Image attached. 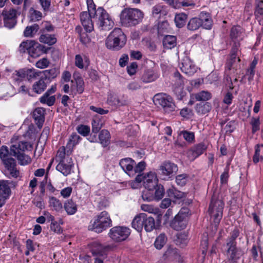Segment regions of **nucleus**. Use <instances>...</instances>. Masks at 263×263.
Returning a JSON list of instances; mask_svg holds the SVG:
<instances>
[{"label":"nucleus","mask_w":263,"mask_h":263,"mask_svg":"<svg viewBox=\"0 0 263 263\" xmlns=\"http://www.w3.org/2000/svg\"><path fill=\"white\" fill-rule=\"evenodd\" d=\"M194 96L196 101H207L210 100L212 97L211 93L207 91H200L198 93H195Z\"/></svg>","instance_id":"45"},{"label":"nucleus","mask_w":263,"mask_h":263,"mask_svg":"<svg viewBox=\"0 0 263 263\" xmlns=\"http://www.w3.org/2000/svg\"><path fill=\"white\" fill-rule=\"evenodd\" d=\"M226 253L228 261L230 263H237V261L243 255V252L236 245H226Z\"/></svg>","instance_id":"13"},{"label":"nucleus","mask_w":263,"mask_h":263,"mask_svg":"<svg viewBox=\"0 0 263 263\" xmlns=\"http://www.w3.org/2000/svg\"><path fill=\"white\" fill-rule=\"evenodd\" d=\"M39 29V26L37 24L27 26L24 31V35L25 37H33Z\"/></svg>","instance_id":"39"},{"label":"nucleus","mask_w":263,"mask_h":263,"mask_svg":"<svg viewBox=\"0 0 263 263\" xmlns=\"http://www.w3.org/2000/svg\"><path fill=\"white\" fill-rule=\"evenodd\" d=\"M9 183L8 180H0V196L6 199L9 198L11 193Z\"/></svg>","instance_id":"28"},{"label":"nucleus","mask_w":263,"mask_h":263,"mask_svg":"<svg viewBox=\"0 0 263 263\" xmlns=\"http://www.w3.org/2000/svg\"><path fill=\"white\" fill-rule=\"evenodd\" d=\"M49 49V48L46 47L35 41L32 40L29 54L32 58H37L43 54L47 53Z\"/></svg>","instance_id":"15"},{"label":"nucleus","mask_w":263,"mask_h":263,"mask_svg":"<svg viewBox=\"0 0 263 263\" xmlns=\"http://www.w3.org/2000/svg\"><path fill=\"white\" fill-rule=\"evenodd\" d=\"M120 165L122 168L129 176H133V166L136 164L134 160L130 158H126L122 159L120 161Z\"/></svg>","instance_id":"21"},{"label":"nucleus","mask_w":263,"mask_h":263,"mask_svg":"<svg viewBox=\"0 0 263 263\" xmlns=\"http://www.w3.org/2000/svg\"><path fill=\"white\" fill-rule=\"evenodd\" d=\"M130 234V230L126 227L116 226L110 229L109 237L115 242L126 240Z\"/></svg>","instance_id":"11"},{"label":"nucleus","mask_w":263,"mask_h":263,"mask_svg":"<svg viewBox=\"0 0 263 263\" xmlns=\"http://www.w3.org/2000/svg\"><path fill=\"white\" fill-rule=\"evenodd\" d=\"M81 139L82 138L76 133H72L69 138L66 148L71 150Z\"/></svg>","instance_id":"37"},{"label":"nucleus","mask_w":263,"mask_h":263,"mask_svg":"<svg viewBox=\"0 0 263 263\" xmlns=\"http://www.w3.org/2000/svg\"><path fill=\"white\" fill-rule=\"evenodd\" d=\"M157 76L154 71L151 70H146L142 76L141 80L144 83H149L156 80Z\"/></svg>","instance_id":"41"},{"label":"nucleus","mask_w":263,"mask_h":263,"mask_svg":"<svg viewBox=\"0 0 263 263\" xmlns=\"http://www.w3.org/2000/svg\"><path fill=\"white\" fill-rule=\"evenodd\" d=\"M234 44L231 50L230 55L238 56L239 48L240 47L239 41H233Z\"/></svg>","instance_id":"64"},{"label":"nucleus","mask_w":263,"mask_h":263,"mask_svg":"<svg viewBox=\"0 0 263 263\" xmlns=\"http://www.w3.org/2000/svg\"><path fill=\"white\" fill-rule=\"evenodd\" d=\"M76 88L74 85H72L71 86V91L74 92V93H82L84 91V81L83 80L80 78L78 77L76 80Z\"/></svg>","instance_id":"38"},{"label":"nucleus","mask_w":263,"mask_h":263,"mask_svg":"<svg viewBox=\"0 0 263 263\" xmlns=\"http://www.w3.org/2000/svg\"><path fill=\"white\" fill-rule=\"evenodd\" d=\"M50 205L53 206L57 211H59L62 208L61 202L54 197L50 198Z\"/></svg>","instance_id":"58"},{"label":"nucleus","mask_w":263,"mask_h":263,"mask_svg":"<svg viewBox=\"0 0 263 263\" xmlns=\"http://www.w3.org/2000/svg\"><path fill=\"white\" fill-rule=\"evenodd\" d=\"M153 190H148L144 191L142 194V198L144 201L148 202L152 201L155 200Z\"/></svg>","instance_id":"51"},{"label":"nucleus","mask_w":263,"mask_h":263,"mask_svg":"<svg viewBox=\"0 0 263 263\" xmlns=\"http://www.w3.org/2000/svg\"><path fill=\"white\" fill-rule=\"evenodd\" d=\"M73 163L71 158L67 157L65 160H61L56 166L57 171L66 176L71 173Z\"/></svg>","instance_id":"16"},{"label":"nucleus","mask_w":263,"mask_h":263,"mask_svg":"<svg viewBox=\"0 0 263 263\" xmlns=\"http://www.w3.org/2000/svg\"><path fill=\"white\" fill-rule=\"evenodd\" d=\"M154 198L156 200H160L164 195V189L163 185L159 184L156 189H154Z\"/></svg>","instance_id":"49"},{"label":"nucleus","mask_w":263,"mask_h":263,"mask_svg":"<svg viewBox=\"0 0 263 263\" xmlns=\"http://www.w3.org/2000/svg\"><path fill=\"white\" fill-rule=\"evenodd\" d=\"M187 18V15L184 13L176 14L174 21L176 26L181 28L184 26Z\"/></svg>","instance_id":"36"},{"label":"nucleus","mask_w":263,"mask_h":263,"mask_svg":"<svg viewBox=\"0 0 263 263\" xmlns=\"http://www.w3.org/2000/svg\"><path fill=\"white\" fill-rule=\"evenodd\" d=\"M239 235V231L238 229L235 228L234 229L230 234V236L227 239L226 245H236V239Z\"/></svg>","instance_id":"43"},{"label":"nucleus","mask_w":263,"mask_h":263,"mask_svg":"<svg viewBox=\"0 0 263 263\" xmlns=\"http://www.w3.org/2000/svg\"><path fill=\"white\" fill-rule=\"evenodd\" d=\"M212 23L210 14L201 12L198 17H192L189 20L186 27L190 31H196L201 27L206 29H211Z\"/></svg>","instance_id":"5"},{"label":"nucleus","mask_w":263,"mask_h":263,"mask_svg":"<svg viewBox=\"0 0 263 263\" xmlns=\"http://www.w3.org/2000/svg\"><path fill=\"white\" fill-rule=\"evenodd\" d=\"M144 221V223L143 224V228L146 232H152L155 229V221L154 218L151 216L148 217L147 215L145 214Z\"/></svg>","instance_id":"35"},{"label":"nucleus","mask_w":263,"mask_h":263,"mask_svg":"<svg viewBox=\"0 0 263 263\" xmlns=\"http://www.w3.org/2000/svg\"><path fill=\"white\" fill-rule=\"evenodd\" d=\"M144 216L145 213H140L135 216L132 221V227L139 232H141L143 228Z\"/></svg>","instance_id":"29"},{"label":"nucleus","mask_w":263,"mask_h":263,"mask_svg":"<svg viewBox=\"0 0 263 263\" xmlns=\"http://www.w3.org/2000/svg\"><path fill=\"white\" fill-rule=\"evenodd\" d=\"M254 15L259 25L263 26V0H256Z\"/></svg>","instance_id":"25"},{"label":"nucleus","mask_w":263,"mask_h":263,"mask_svg":"<svg viewBox=\"0 0 263 263\" xmlns=\"http://www.w3.org/2000/svg\"><path fill=\"white\" fill-rule=\"evenodd\" d=\"M77 130L84 137L87 136L90 133V127L85 125H80L77 127Z\"/></svg>","instance_id":"56"},{"label":"nucleus","mask_w":263,"mask_h":263,"mask_svg":"<svg viewBox=\"0 0 263 263\" xmlns=\"http://www.w3.org/2000/svg\"><path fill=\"white\" fill-rule=\"evenodd\" d=\"M167 241V237L164 233L160 234L156 239L154 243L155 247L160 250L164 246Z\"/></svg>","instance_id":"42"},{"label":"nucleus","mask_w":263,"mask_h":263,"mask_svg":"<svg viewBox=\"0 0 263 263\" xmlns=\"http://www.w3.org/2000/svg\"><path fill=\"white\" fill-rule=\"evenodd\" d=\"M109 246H104L99 242L94 241L90 244V249L94 258V263H103L107 256Z\"/></svg>","instance_id":"9"},{"label":"nucleus","mask_w":263,"mask_h":263,"mask_svg":"<svg viewBox=\"0 0 263 263\" xmlns=\"http://www.w3.org/2000/svg\"><path fill=\"white\" fill-rule=\"evenodd\" d=\"M167 13V7L162 4H158L152 8V13L153 17L160 18L165 16Z\"/></svg>","instance_id":"24"},{"label":"nucleus","mask_w":263,"mask_h":263,"mask_svg":"<svg viewBox=\"0 0 263 263\" xmlns=\"http://www.w3.org/2000/svg\"><path fill=\"white\" fill-rule=\"evenodd\" d=\"M206 148V146L203 143L195 145L188 152V157L191 159L194 160L202 154Z\"/></svg>","instance_id":"20"},{"label":"nucleus","mask_w":263,"mask_h":263,"mask_svg":"<svg viewBox=\"0 0 263 263\" xmlns=\"http://www.w3.org/2000/svg\"><path fill=\"white\" fill-rule=\"evenodd\" d=\"M181 135L183 136L184 139L188 142H192L195 138L194 134L193 132L186 130L182 131Z\"/></svg>","instance_id":"63"},{"label":"nucleus","mask_w":263,"mask_h":263,"mask_svg":"<svg viewBox=\"0 0 263 263\" xmlns=\"http://www.w3.org/2000/svg\"><path fill=\"white\" fill-rule=\"evenodd\" d=\"M145 167V163L144 161L139 162L133 166V173L135 175L137 173H141Z\"/></svg>","instance_id":"62"},{"label":"nucleus","mask_w":263,"mask_h":263,"mask_svg":"<svg viewBox=\"0 0 263 263\" xmlns=\"http://www.w3.org/2000/svg\"><path fill=\"white\" fill-rule=\"evenodd\" d=\"M240 59L238 56L230 55L226 63V67L229 70H237L240 68Z\"/></svg>","instance_id":"30"},{"label":"nucleus","mask_w":263,"mask_h":263,"mask_svg":"<svg viewBox=\"0 0 263 263\" xmlns=\"http://www.w3.org/2000/svg\"><path fill=\"white\" fill-rule=\"evenodd\" d=\"M4 25L5 27L11 29L13 28L16 23L17 11L12 8H5L2 12Z\"/></svg>","instance_id":"12"},{"label":"nucleus","mask_w":263,"mask_h":263,"mask_svg":"<svg viewBox=\"0 0 263 263\" xmlns=\"http://www.w3.org/2000/svg\"><path fill=\"white\" fill-rule=\"evenodd\" d=\"M175 241L177 245H180L181 247H183L187 243V235L185 233H178L176 235Z\"/></svg>","instance_id":"44"},{"label":"nucleus","mask_w":263,"mask_h":263,"mask_svg":"<svg viewBox=\"0 0 263 263\" xmlns=\"http://www.w3.org/2000/svg\"><path fill=\"white\" fill-rule=\"evenodd\" d=\"M158 179L155 173L149 172L146 174L144 186L145 189L153 190L158 185Z\"/></svg>","instance_id":"19"},{"label":"nucleus","mask_w":263,"mask_h":263,"mask_svg":"<svg viewBox=\"0 0 263 263\" xmlns=\"http://www.w3.org/2000/svg\"><path fill=\"white\" fill-rule=\"evenodd\" d=\"M32 145L29 142L21 141L16 142L10 146V149L6 146H2L0 148V159L5 167L9 171L12 177L16 178L20 172L16 168V161L12 157L17 158L21 165L28 163L29 158L25 155L26 150L31 149Z\"/></svg>","instance_id":"1"},{"label":"nucleus","mask_w":263,"mask_h":263,"mask_svg":"<svg viewBox=\"0 0 263 263\" xmlns=\"http://www.w3.org/2000/svg\"><path fill=\"white\" fill-rule=\"evenodd\" d=\"M180 69L183 72L189 76H192L197 71V67L187 57L182 59Z\"/></svg>","instance_id":"17"},{"label":"nucleus","mask_w":263,"mask_h":263,"mask_svg":"<svg viewBox=\"0 0 263 263\" xmlns=\"http://www.w3.org/2000/svg\"><path fill=\"white\" fill-rule=\"evenodd\" d=\"M178 256V250L169 247L164 253L163 258L165 260L172 261L176 259Z\"/></svg>","instance_id":"32"},{"label":"nucleus","mask_w":263,"mask_h":263,"mask_svg":"<svg viewBox=\"0 0 263 263\" xmlns=\"http://www.w3.org/2000/svg\"><path fill=\"white\" fill-rule=\"evenodd\" d=\"M103 122L99 119H93L91 122L92 132L97 134L103 126Z\"/></svg>","instance_id":"47"},{"label":"nucleus","mask_w":263,"mask_h":263,"mask_svg":"<svg viewBox=\"0 0 263 263\" xmlns=\"http://www.w3.org/2000/svg\"><path fill=\"white\" fill-rule=\"evenodd\" d=\"M211 104L209 102H200L195 106V110L198 114L204 115L208 113L211 109Z\"/></svg>","instance_id":"34"},{"label":"nucleus","mask_w":263,"mask_h":263,"mask_svg":"<svg viewBox=\"0 0 263 263\" xmlns=\"http://www.w3.org/2000/svg\"><path fill=\"white\" fill-rule=\"evenodd\" d=\"M176 37L174 35H165L163 40V45L165 48L171 49L174 48L176 45Z\"/></svg>","instance_id":"33"},{"label":"nucleus","mask_w":263,"mask_h":263,"mask_svg":"<svg viewBox=\"0 0 263 263\" xmlns=\"http://www.w3.org/2000/svg\"><path fill=\"white\" fill-rule=\"evenodd\" d=\"M47 82L45 79L42 77L37 81H36L32 86V91L37 94H41L47 88Z\"/></svg>","instance_id":"26"},{"label":"nucleus","mask_w":263,"mask_h":263,"mask_svg":"<svg viewBox=\"0 0 263 263\" xmlns=\"http://www.w3.org/2000/svg\"><path fill=\"white\" fill-rule=\"evenodd\" d=\"M174 77L176 79V82L175 83V87H183L184 82L180 73L178 72H175Z\"/></svg>","instance_id":"59"},{"label":"nucleus","mask_w":263,"mask_h":263,"mask_svg":"<svg viewBox=\"0 0 263 263\" xmlns=\"http://www.w3.org/2000/svg\"><path fill=\"white\" fill-rule=\"evenodd\" d=\"M110 134L106 129L102 130L99 134V140L103 147L107 146L110 143Z\"/></svg>","instance_id":"31"},{"label":"nucleus","mask_w":263,"mask_h":263,"mask_svg":"<svg viewBox=\"0 0 263 263\" xmlns=\"http://www.w3.org/2000/svg\"><path fill=\"white\" fill-rule=\"evenodd\" d=\"M169 24L167 21L159 22L158 24V33L162 35L164 32L167 31Z\"/></svg>","instance_id":"52"},{"label":"nucleus","mask_w":263,"mask_h":263,"mask_svg":"<svg viewBox=\"0 0 263 263\" xmlns=\"http://www.w3.org/2000/svg\"><path fill=\"white\" fill-rule=\"evenodd\" d=\"M27 69H20L15 71L12 74L13 80L16 82L21 81L23 79L27 78Z\"/></svg>","instance_id":"46"},{"label":"nucleus","mask_w":263,"mask_h":263,"mask_svg":"<svg viewBox=\"0 0 263 263\" xmlns=\"http://www.w3.org/2000/svg\"><path fill=\"white\" fill-rule=\"evenodd\" d=\"M80 17L81 23L86 32L92 31L94 23L100 30L104 31L109 30L114 25L113 20L102 7H99L94 13L82 12L80 13Z\"/></svg>","instance_id":"2"},{"label":"nucleus","mask_w":263,"mask_h":263,"mask_svg":"<svg viewBox=\"0 0 263 263\" xmlns=\"http://www.w3.org/2000/svg\"><path fill=\"white\" fill-rule=\"evenodd\" d=\"M162 179L167 180L172 178L178 171L176 164L170 161H165L160 166Z\"/></svg>","instance_id":"14"},{"label":"nucleus","mask_w":263,"mask_h":263,"mask_svg":"<svg viewBox=\"0 0 263 263\" xmlns=\"http://www.w3.org/2000/svg\"><path fill=\"white\" fill-rule=\"evenodd\" d=\"M174 92L179 100H182L186 94V92L183 90V87H175Z\"/></svg>","instance_id":"61"},{"label":"nucleus","mask_w":263,"mask_h":263,"mask_svg":"<svg viewBox=\"0 0 263 263\" xmlns=\"http://www.w3.org/2000/svg\"><path fill=\"white\" fill-rule=\"evenodd\" d=\"M144 14L136 8H125L120 14V21L125 27H131L138 24L143 18Z\"/></svg>","instance_id":"3"},{"label":"nucleus","mask_w":263,"mask_h":263,"mask_svg":"<svg viewBox=\"0 0 263 263\" xmlns=\"http://www.w3.org/2000/svg\"><path fill=\"white\" fill-rule=\"evenodd\" d=\"M45 110L43 108H36L32 113V117L39 127H41L45 120Z\"/></svg>","instance_id":"23"},{"label":"nucleus","mask_w":263,"mask_h":263,"mask_svg":"<svg viewBox=\"0 0 263 263\" xmlns=\"http://www.w3.org/2000/svg\"><path fill=\"white\" fill-rule=\"evenodd\" d=\"M243 29L239 26H233L230 31V36L232 41H240L243 37Z\"/></svg>","instance_id":"27"},{"label":"nucleus","mask_w":263,"mask_h":263,"mask_svg":"<svg viewBox=\"0 0 263 263\" xmlns=\"http://www.w3.org/2000/svg\"><path fill=\"white\" fill-rule=\"evenodd\" d=\"M224 203L222 200L217 199L213 195L209 208V213L213 217V221L215 227H217L223 215Z\"/></svg>","instance_id":"7"},{"label":"nucleus","mask_w":263,"mask_h":263,"mask_svg":"<svg viewBox=\"0 0 263 263\" xmlns=\"http://www.w3.org/2000/svg\"><path fill=\"white\" fill-rule=\"evenodd\" d=\"M126 43V36L119 28H115L106 40V45L108 49L118 51L122 48Z\"/></svg>","instance_id":"4"},{"label":"nucleus","mask_w":263,"mask_h":263,"mask_svg":"<svg viewBox=\"0 0 263 263\" xmlns=\"http://www.w3.org/2000/svg\"><path fill=\"white\" fill-rule=\"evenodd\" d=\"M31 41L32 40H27L21 43L18 48V50L20 53H25L27 52L29 54Z\"/></svg>","instance_id":"53"},{"label":"nucleus","mask_w":263,"mask_h":263,"mask_svg":"<svg viewBox=\"0 0 263 263\" xmlns=\"http://www.w3.org/2000/svg\"><path fill=\"white\" fill-rule=\"evenodd\" d=\"M111 225L112 221L109 215L106 211H104L95 217L93 220L90 222L88 229L100 233L111 227Z\"/></svg>","instance_id":"6"},{"label":"nucleus","mask_w":263,"mask_h":263,"mask_svg":"<svg viewBox=\"0 0 263 263\" xmlns=\"http://www.w3.org/2000/svg\"><path fill=\"white\" fill-rule=\"evenodd\" d=\"M190 210L187 208H182L170 223L171 227L176 231L184 229L187 224Z\"/></svg>","instance_id":"10"},{"label":"nucleus","mask_w":263,"mask_h":263,"mask_svg":"<svg viewBox=\"0 0 263 263\" xmlns=\"http://www.w3.org/2000/svg\"><path fill=\"white\" fill-rule=\"evenodd\" d=\"M29 13L31 15V20L32 21H39L42 18V13L37 10L31 8L29 10Z\"/></svg>","instance_id":"54"},{"label":"nucleus","mask_w":263,"mask_h":263,"mask_svg":"<svg viewBox=\"0 0 263 263\" xmlns=\"http://www.w3.org/2000/svg\"><path fill=\"white\" fill-rule=\"evenodd\" d=\"M59 74V71L55 68H52L49 70L44 71V77L45 80L54 79Z\"/></svg>","instance_id":"48"},{"label":"nucleus","mask_w":263,"mask_h":263,"mask_svg":"<svg viewBox=\"0 0 263 263\" xmlns=\"http://www.w3.org/2000/svg\"><path fill=\"white\" fill-rule=\"evenodd\" d=\"M188 178V175L185 174H180L179 175H177L176 177V182L177 184L180 186H183L184 185L187 181Z\"/></svg>","instance_id":"57"},{"label":"nucleus","mask_w":263,"mask_h":263,"mask_svg":"<svg viewBox=\"0 0 263 263\" xmlns=\"http://www.w3.org/2000/svg\"><path fill=\"white\" fill-rule=\"evenodd\" d=\"M64 209L68 215H73L77 211V205L72 200H68L65 203Z\"/></svg>","instance_id":"40"},{"label":"nucleus","mask_w":263,"mask_h":263,"mask_svg":"<svg viewBox=\"0 0 263 263\" xmlns=\"http://www.w3.org/2000/svg\"><path fill=\"white\" fill-rule=\"evenodd\" d=\"M154 102L156 105L162 107L165 113L172 112L176 108L173 98L165 93L156 94L154 97Z\"/></svg>","instance_id":"8"},{"label":"nucleus","mask_w":263,"mask_h":263,"mask_svg":"<svg viewBox=\"0 0 263 263\" xmlns=\"http://www.w3.org/2000/svg\"><path fill=\"white\" fill-rule=\"evenodd\" d=\"M56 85H52L51 88L42 96L40 99V101L42 104H46L49 106H52L55 101V97L54 96H50L52 93H53L56 90Z\"/></svg>","instance_id":"18"},{"label":"nucleus","mask_w":263,"mask_h":263,"mask_svg":"<svg viewBox=\"0 0 263 263\" xmlns=\"http://www.w3.org/2000/svg\"><path fill=\"white\" fill-rule=\"evenodd\" d=\"M41 33L39 41L41 43L47 44L48 45H53L57 41V38L54 34H50L48 33H44V30L41 29L40 31Z\"/></svg>","instance_id":"22"},{"label":"nucleus","mask_w":263,"mask_h":263,"mask_svg":"<svg viewBox=\"0 0 263 263\" xmlns=\"http://www.w3.org/2000/svg\"><path fill=\"white\" fill-rule=\"evenodd\" d=\"M108 101L112 105L116 106H123L127 104L126 100H120L119 98L116 96H111L108 99Z\"/></svg>","instance_id":"55"},{"label":"nucleus","mask_w":263,"mask_h":263,"mask_svg":"<svg viewBox=\"0 0 263 263\" xmlns=\"http://www.w3.org/2000/svg\"><path fill=\"white\" fill-rule=\"evenodd\" d=\"M49 64V61L47 58H44L36 62L35 66L37 68L44 69L47 67Z\"/></svg>","instance_id":"60"},{"label":"nucleus","mask_w":263,"mask_h":263,"mask_svg":"<svg viewBox=\"0 0 263 263\" xmlns=\"http://www.w3.org/2000/svg\"><path fill=\"white\" fill-rule=\"evenodd\" d=\"M168 195L171 198L181 199L184 197V193L174 187L170 188L167 191Z\"/></svg>","instance_id":"50"}]
</instances>
